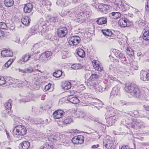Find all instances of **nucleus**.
I'll return each mask as SVG.
<instances>
[{
	"label": "nucleus",
	"instance_id": "nucleus-1",
	"mask_svg": "<svg viewBox=\"0 0 149 149\" xmlns=\"http://www.w3.org/2000/svg\"><path fill=\"white\" fill-rule=\"evenodd\" d=\"M124 90L127 93H130L134 97L139 98L142 95V92L137 86L133 84H126Z\"/></svg>",
	"mask_w": 149,
	"mask_h": 149
},
{
	"label": "nucleus",
	"instance_id": "nucleus-2",
	"mask_svg": "<svg viewBox=\"0 0 149 149\" xmlns=\"http://www.w3.org/2000/svg\"><path fill=\"white\" fill-rule=\"evenodd\" d=\"M52 53L50 51H47L41 54L40 59L43 63H46L49 59L48 58L51 56Z\"/></svg>",
	"mask_w": 149,
	"mask_h": 149
},
{
	"label": "nucleus",
	"instance_id": "nucleus-3",
	"mask_svg": "<svg viewBox=\"0 0 149 149\" xmlns=\"http://www.w3.org/2000/svg\"><path fill=\"white\" fill-rule=\"evenodd\" d=\"M15 129L16 130L15 133L16 135L23 136L26 133V128L24 126L18 125L16 126Z\"/></svg>",
	"mask_w": 149,
	"mask_h": 149
},
{
	"label": "nucleus",
	"instance_id": "nucleus-4",
	"mask_svg": "<svg viewBox=\"0 0 149 149\" xmlns=\"http://www.w3.org/2000/svg\"><path fill=\"white\" fill-rule=\"evenodd\" d=\"M80 42V38L77 36H72L70 37L69 43L71 45H77Z\"/></svg>",
	"mask_w": 149,
	"mask_h": 149
},
{
	"label": "nucleus",
	"instance_id": "nucleus-5",
	"mask_svg": "<svg viewBox=\"0 0 149 149\" xmlns=\"http://www.w3.org/2000/svg\"><path fill=\"white\" fill-rule=\"evenodd\" d=\"M68 32L67 28L65 26L61 27L57 31L58 36L61 38L65 37Z\"/></svg>",
	"mask_w": 149,
	"mask_h": 149
},
{
	"label": "nucleus",
	"instance_id": "nucleus-6",
	"mask_svg": "<svg viewBox=\"0 0 149 149\" xmlns=\"http://www.w3.org/2000/svg\"><path fill=\"white\" fill-rule=\"evenodd\" d=\"M84 137L82 135L75 136L72 140V142L74 144H81L84 142Z\"/></svg>",
	"mask_w": 149,
	"mask_h": 149
},
{
	"label": "nucleus",
	"instance_id": "nucleus-7",
	"mask_svg": "<svg viewBox=\"0 0 149 149\" xmlns=\"http://www.w3.org/2000/svg\"><path fill=\"white\" fill-rule=\"evenodd\" d=\"M93 67L95 70L101 71L103 70V67L99 61L93 60L92 61Z\"/></svg>",
	"mask_w": 149,
	"mask_h": 149
},
{
	"label": "nucleus",
	"instance_id": "nucleus-8",
	"mask_svg": "<svg viewBox=\"0 0 149 149\" xmlns=\"http://www.w3.org/2000/svg\"><path fill=\"white\" fill-rule=\"evenodd\" d=\"M65 112L61 110H58L55 111L53 113L54 117L56 119L61 118L64 115Z\"/></svg>",
	"mask_w": 149,
	"mask_h": 149
},
{
	"label": "nucleus",
	"instance_id": "nucleus-9",
	"mask_svg": "<svg viewBox=\"0 0 149 149\" xmlns=\"http://www.w3.org/2000/svg\"><path fill=\"white\" fill-rule=\"evenodd\" d=\"M67 100L70 102L74 104H77L79 102V100L77 98L72 97L70 95H69L67 96Z\"/></svg>",
	"mask_w": 149,
	"mask_h": 149
},
{
	"label": "nucleus",
	"instance_id": "nucleus-10",
	"mask_svg": "<svg viewBox=\"0 0 149 149\" xmlns=\"http://www.w3.org/2000/svg\"><path fill=\"white\" fill-rule=\"evenodd\" d=\"M1 55L3 57H11L13 56V53L10 49L4 50L2 51Z\"/></svg>",
	"mask_w": 149,
	"mask_h": 149
},
{
	"label": "nucleus",
	"instance_id": "nucleus-11",
	"mask_svg": "<svg viewBox=\"0 0 149 149\" xmlns=\"http://www.w3.org/2000/svg\"><path fill=\"white\" fill-rule=\"evenodd\" d=\"M33 6L31 3H29L24 5V11L25 13H29L31 11Z\"/></svg>",
	"mask_w": 149,
	"mask_h": 149
},
{
	"label": "nucleus",
	"instance_id": "nucleus-12",
	"mask_svg": "<svg viewBox=\"0 0 149 149\" xmlns=\"http://www.w3.org/2000/svg\"><path fill=\"white\" fill-rule=\"evenodd\" d=\"M120 87L119 86H116L113 87L111 92V95L116 96L120 94Z\"/></svg>",
	"mask_w": 149,
	"mask_h": 149
},
{
	"label": "nucleus",
	"instance_id": "nucleus-13",
	"mask_svg": "<svg viewBox=\"0 0 149 149\" xmlns=\"http://www.w3.org/2000/svg\"><path fill=\"white\" fill-rule=\"evenodd\" d=\"M90 85L93 87L96 90L97 92L102 93L104 90L103 88L101 86H99L98 84H97L95 83H93L92 84H90Z\"/></svg>",
	"mask_w": 149,
	"mask_h": 149
},
{
	"label": "nucleus",
	"instance_id": "nucleus-14",
	"mask_svg": "<svg viewBox=\"0 0 149 149\" xmlns=\"http://www.w3.org/2000/svg\"><path fill=\"white\" fill-rule=\"evenodd\" d=\"M128 21L129 20L127 19L122 18L119 20V24L121 27H125L127 26Z\"/></svg>",
	"mask_w": 149,
	"mask_h": 149
},
{
	"label": "nucleus",
	"instance_id": "nucleus-15",
	"mask_svg": "<svg viewBox=\"0 0 149 149\" xmlns=\"http://www.w3.org/2000/svg\"><path fill=\"white\" fill-rule=\"evenodd\" d=\"M31 58V56L29 54H26L23 55L19 61V62L22 63L24 62L25 63L28 61Z\"/></svg>",
	"mask_w": 149,
	"mask_h": 149
},
{
	"label": "nucleus",
	"instance_id": "nucleus-16",
	"mask_svg": "<svg viewBox=\"0 0 149 149\" xmlns=\"http://www.w3.org/2000/svg\"><path fill=\"white\" fill-rule=\"evenodd\" d=\"M59 139V137L56 135H51L48 137L49 140L54 143H56Z\"/></svg>",
	"mask_w": 149,
	"mask_h": 149
},
{
	"label": "nucleus",
	"instance_id": "nucleus-17",
	"mask_svg": "<svg viewBox=\"0 0 149 149\" xmlns=\"http://www.w3.org/2000/svg\"><path fill=\"white\" fill-rule=\"evenodd\" d=\"M99 7L101 9L102 12L105 13L107 10L110 9V6L107 5L102 4L99 6Z\"/></svg>",
	"mask_w": 149,
	"mask_h": 149
},
{
	"label": "nucleus",
	"instance_id": "nucleus-18",
	"mask_svg": "<svg viewBox=\"0 0 149 149\" xmlns=\"http://www.w3.org/2000/svg\"><path fill=\"white\" fill-rule=\"evenodd\" d=\"M30 19L27 16L23 17L21 19L22 22L23 24L26 26L29 25L30 23Z\"/></svg>",
	"mask_w": 149,
	"mask_h": 149
},
{
	"label": "nucleus",
	"instance_id": "nucleus-19",
	"mask_svg": "<svg viewBox=\"0 0 149 149\" xmlns=\"http://www.w3.org/2000/svg\"><path fill=\"white\" fill-rule=\"evenodd\" d=\"M30 146V143L28 141H24L19 144V147L21 149H28Z\"/></svg>",
	"mask_w": 149,
	"mask_h": 149
},
{
	"label": "nucleus",
	"instance_id": "nucleus-20",
	"mask_svg": "<svg viewBox=\"0 0 149 149\" xmlns=\"http://www.w3.org/2000/svg\"><path fill=\"white\" fill-rule=\"evenodd\" d=\"M71 84L70 82L66 81L61 86L64 90H67L70 88Z\"/></svg>",
	"mask_w": 149,
	"mask_h": 149
},
{
	"label": "nucleus",
	"instance_id": "nucleus-21",
	"mask_svg": "<svg viewBox=\"0 0 149 149\" xmlns=\"http://www.w3.org/2000/svg\"><path fill=\"white\" fill-rule=\"evenodd\" d=\"M112 141L109 139H107V140H103V145L106 148L109 149L111 148L110 145L112 143Z\"/></svg>",
	"mask_w": 149,
	"mask_h": 149
},
{
	"label": "nucleus",
	"instance_id": "nucleus-22",
	"mask_svg": "<svg viewBox=\"0 0 149 149\" xmlns=\"http://www.w3.org/2000/svg\"><path fill=\"white\" fill-rule=\"evenodd\" d=\"M96 22L99 25L105 24L107 22V18L103 17L100 18L97 20Z\"/></svg>",
	"mask_w": 149,
	"mask_h": 149
},
{
	"label": "nucleus",
	"instance_id": "nucleus-23",
	"mask_svg": "<svg viewBox=\"0 0 149 149\" xmlns=\"http://www.w3.org/2000/svg\"><path fill=\"white\" fill-rule=\"evenodd\" d=\"M147 72L143 70H142L140 73V78L141 80L144 81L147 80Z\"/></svg>",
	"mask_w": 149,
	"mask_h": 149
},
{
	"label": "nucleus",
	"instance_id": "nucleus-24",
	"mask_svg": "<svg viewBox=\"0 0 149 149\" xmlns=\"http://www.w3.org/2000/svg\"><path fill=\"white\" fill-rule=\"evenodd\" d=\"M14 3L13 0H4V4L6 6L8 7L12 6Z\"/></svg>",
	"mask_w": 149,
	"mask_h": 149
},
{
	"label": "nucleus",
	"instance_id": "nucleus-25",
	"mask_svg": "<svg viewBox=\"0 0 149 149\" xmlns=\"http://www.w3.org/2000/svg\"><path fill=\"white\" fill-rule=\"evenodd\" d=\"M111 15L112 17V18L114 19H117L120 18L121 16V14L118 12H113Z\"/></svg>",
	"mask_w": 149,
	"mask_h": 149
},
{
	"label": "nucleus",
	"instance_id": "nucleus-26",
	"mask_svg": "<svg viewBox=\"0 0 149 149\" xmlns=\"http://www.w3.org/2000/svg\"><path fill=\"white\" fill-rule=\"evenodd\" d=\"M77 54L81 58H83L85 56V52L81 49H77Z\"/></svg>",
	"mask_w": 149,
	"mask_h": 149
},
{
	"label": "nucleus",
	"instance_id": "nucleus-27",
	"mask_svg": "<svg viewBox=\"0 0 149 149\" xmlns=\"http://www.w3.org/2000/svg\"><path fill=\"white\" fill-rule=\"evenodd\" d=\"M102 33L104 35L107 36H111L113 33L109 29H104L102 30Z\"/></svg>",
	"mask_w": 149,
	"mask_h": 149
},
{
	"label": "nucleus",
	"instance_id": "nucleus-28",
	"mask_svg": "<svg viewBox=\"0 0 149 149\" xmlns=\"http://www.w3.org/2000/svg\"><path fill=\"white\" fill-rule=\"evenodd\" d=\"M98 76L95 74H92L89 78V80L91 81H93L96 80L98 78Z\"/></svg>",
	"mask_w": 149,
	"mask_h": 149
},
{
	"label": "nucleus",
	"instance_id": "nucleus-29",
	"mask_svg": "<svg viewBox=\"0 0 149 149\" xmlns=\"http://www.w3.org/2000/svg\"><path fill=\"white\" fill-rule=\"evenodd\" d=\"M73 122V120L70 117H68L63 121V123L64 124H70Z\"/></svg>",
	"mask_w": 149,
	"mask_h": 149
},
{
	"label": "nucleus",
	"instance_id": "nucleus-30",
	"mask_svg": "<svg viewBox=\"0 0 149 149\" xmlns=\"http://www.w3.org/2000/svg\"><path fill=\"white\" fill-rule=\"evenodd\" d=\"M143 38L146 40H149V31H146L144 33Z\"/></svg>",
	"mask_w": 149,
	"mask_h": 149
},
{
	"label": "nucleus",
	"instance_id": "nucleus-31",
	"mask_svg": "<svg viewBox=\"0 0 149 149\" xmlns=\"http://www.w3.org/2000/svg\"><path fill=\"white\" fill-rule=\"evenodd\" d=\"M62 73V72L61 70H58L53 73V75L54 77L58 78L61 76Z\"/></svg>",
	"mask_w": 149,
	"mask_h": 149
},
{
	"label": "nucleus",
	"instance_id": "nucleus-32",
	"mask_svg": "<svg viewBox=\"0 0 149 149\" xmlns=\"http://www.w3.org/2000/svg\"><path fill=\"white\" fill-rule=\"evenodd\" d=\"M126 53L130 57H133L134 56V51L131 49H128L126 50Z\"/></svg>",
	"mask_w": 149,
	"mask_h": 149
},
{
	"label": "nucleus",
	"instance_id": "nucleus-33",
	"mask_svg": "<svg viewBox=\"0 0 149 149\" xmlns=\"http://www.w3.org/2000/svg\"><path fill=\"white\" fill-rule=\"evenodd\" d=\"M72 68L75 70L80 69L82 68L81 65L80 63H77L73 64L72 65Z\"/></svg>",
	"mask_w": 149,
	"mask_h": 149
},
{
	"label": "nucleus",
	"instance_id": "nucleus-34",
	"mask_svg": "<svg viewBox=\"0 0 149 149\" xmlns=\"http://www.w3.org/2000/svg\"><path fill=\"white\" fill-rule=\"evenodd\" d=\"M8 27L6 23L3 22H0V29L7 30Z\"/></svg>",
	"mask_w": 149,
	"mask_h": 149
},
{
	"label": "nucleus",
	"instance_id": "nucleus-35",
	"mask_svg": "<svg viewBox=\"0 0 149 149\" xmlns=\"http://www.w3.org/2000/svg\"><path fill=\"white\" fill-rule=\"evenodd\" d=\"M47 18L49 19V21L51 22H55L57 21L56 18L54 17H50L49 15L47 16Z\"/></svg>",
	"mask_w": 149,
	"mask_h": 149
},
{
	"label": "nucleus",
	"instance_id": "nucleus-36",
	"mask_svg": "<svg viewBox=\"0 0 149 149\" xmlns=\"http://www.w3.org/2000/svg\"><path fill=\"white\" fill-rule=\"evenodd\" d=\"M4 106L7 109L10 110L11 108L12 105L9 100L8 101H7V102L5 103Z\"/></svg>",
	"mask_w": 149,
	"mask_h": 149
},
{
	"label": "nucleus",
	"instance_id": "nucleus-37",
	"mask_svg": "<svg viewBox=\"0 0 149 149\" xmlns=\"http://www.w3.org/2000/svg\"><path fill=\"white\" fill-rule=\"evenodd\" d=\"M53 146L52 145H49L47 143L45 144L42 148H41L42 149H50V148L53 149Z\"/></svg>",
	"mask_w": 149,
	"mask_h": 149
},
{
	"label": "nucleus",
	"instance_id": "nucleus-38",
	"mask_svg": "<svg viewBox=\"0 0 149 149\" xmlns=\"http://www.w3.org/2000/svg\"><path fill=\"white\" fill-rule=\"evenodd\" d=\"M26 73L29 74L35 72V70L31 67H30L25 69Z\"/></svg>",
	"mask_w": 149,
	"mask_h": 149
},
{
	"label": "nucleus",
	"instance_id": "nucleus-39",
	"mask_svg": "<svg viewBox=\"0 0 149 149\" xmlns=\"http://www.w3.org/2000/svg\"><path fill=\"white\" fill-rule=\"evenodd\" d=\"M77 114H78V116L80 118H84L86 116L85 113L83 111H77Z\"/></svg>",
	"mask_w": 149,
	"mask_h": 149
},
{
	"label": "nucleus",
	"instance_id": "nucleus-40",
	"mask_svg": "<svg viewBox=\"0 0 149 149\" xmlns=\"http://www.w3.org/2000/svg\"><path fill=\"white\" fill-rule=\"evenodd\" d=\"M6 83V81L4 78L2 76H0V86Z\"/></svg>",
	"mask_w": 149,
	"mask_h": 149
},
{
	"label": "nucleus",
	"instance_id": "nucleus-41",
	"mask_svg": "<svg viewBox=\"0 0 149 149\" xmlns=\"http://www.w3.org/2000/svg\"><path fill=\"white\" fill-rule=\"evenodd\" d=\"M107 123H108L109 125L110 126L114 123L113 121H112L111 116L109 118H107Z\"/></svg>",
	"mask_w": 149,
	"mask_h": 149
},
{
	"label": "nucleus",
	"instance_id": "nucleus-42",
	"mask_svg": "<svg viewBox=\"0 0 149 149\" xmlns=\"http://www.w3.org/2000/svg\"><path fill=\"white\" fill-rule=\"evenodd\" d=\"M13 61L12 59H10L5 64V66L6 67L8 68L11 65Z\"/></svg>",
	"mask_w": 149,
	"mask_h": 149
},
{
	"label": "nucleus",
	"instance_id": "nucleus-43",
	"mask_svg": "<svg viewBox=\"0 0 149 149\" xmlns=\"http://www.w3.org/2000/svg\"><path fill=\"white\" fill-rule=\"evenodd\" d=\"M119 103L121 105L123 106L124 105H127L130 104V103L128 102H126L125 101L120 100L119 102Z\"/></svg>",
	"mask_w": 149,
	"mask_h": 149
},
{
	"label": "nucleus",
	"instance_id": "nucleus-44",
	"mask_svg": "<svg viewBox=\"0 0 149 149\" xmlns=\"http://www.w3.org/2000/svg\"><path fill=\"white\" fill-rule=\"evenodd\" d=\"M134 116L135 117H139V112L137 110H134L133 111Z\"/></svg>",
	"mask_w": 149,
	"mask_h": 149
},
{
	"label": "nucleus",
	"instance_id": "nucleus-45",
	"mask_svg": "<svg viewBox=\"0 0 149 149\" xmlns=\"http://www.w3.org/2000/svg\"><path fill=\"white\" fill-rule=\"evenodd\" d=\"M51 86V84H48L46 85L45 86L44 90L45 91H47L49 90Z\"/></svg>",
	"mask_w": 149,
	"mask_h": 149
},
{
	"label": "nucleus",
	"instance_id": "nucleus-46",
	"mask_svg": "<svg viewBox=\"0 0 149 149\" xmlns=\"http://www.w3.org/2000/svg\"><path fill=\"white\" fill-rule=\"evenodd\" d=\"M23 102H30L31 100L28 99V97H25L24 99H22L21 100Z\"/></svg>",
	"mask_w": 149,
	"mask_h": 149
},
{
	"label": "nucleus",
	"instance_id": "nucleus-47",
	"mask_svg": "<svg viewBox=\"0 0 149 149\" xmlns=\"http://www.w3.org/2000/svg\"><path fill=\"white\" fill-rule=\"evenodd\" d=\"M3 8L1 5V3L0 2V15H2L3 12Z\"/></svg>",
	"mask_w": 149,
	"mask_h": 149
},
{
	"label": "nucleus",
	"instance_id": "nucleus-48",
	"mask_svg": "<svg viewBox=\"0 0 149 149\" xmlns=\"http://www.w3.org/2000/svg\"><path fill=\"white\" fill-rule=\"evenodd\" d=\"M78 88L80 89V91L83 90L85 89V87L82 84L78 86Z\"/></svg>",
	"mask_w": 149,
	"mask_h": 149
},
{
	"label": "nucleus",
	"instance_id": "nucleus-49",
	"mask_svg": "<svg viewBox=\"0 0 149 149\" xmlns=\"http://www.w3.org/2000/svg\"><path fill=\"white\" fill-rule=\"evenodd\" d=\"M112 121H113L114 123L116 121L117 118H116V117L115 116H111Z\"/></svg>",
	"mask_w": 149,
	"mask_h": 149
},
{
	"label": "nucleus",
	"instance_id": "nucleus-50",
	"mask_svg": "<svg viewBox=\"0 0 149 149\" xmlns=\"http://www.w3.org/2000/svg\"><path fill=\"white\" fill-rule=\"evenodd\" d=\"M118 56L119 58L121 59L125 56V55L121 53H120L118 54Z\"/></svg>",
	"mask_w": 149,
	"mask_h": 149
},
{
	"label": "nucleus",
	"instance_id": "nucleus-51",
	"mask_svg": "<svg viewBox=\"0 0 149 149\" xmlns=\"http://www.w3.org/2000/svg\"><path fill=\"white\" fill-rule=\"evenodd\" d=\"M3 32L1 30H0V39H1L3 38Z\"/></svg>",
	"mask_w": 149,
	"mask_h": 149
},
{
	"label": "nucleus",
	"instance_id": "nucleus-52",
	"mask_svg": "<svg viewBox=\"0 0 149 149\" xmlns=\"http://www.w3.org/2000/svg\"><path fill=\"white\" fill-rule=\"evenodd\" d=\"M99 146L98 144L94 145L92 146L91 147V148H98Z\"/></svg>",
	"mask_w": 149,
	"mask_h": 149
},
{
	"label": "nucleus",
	"instance_id": "nucleus-53",
	"mask_svg": "<svg viewBox=\"0 0 149 149\" xmlns=\"http://www.w3.org/2000/svg\"><path fill=\"white\" fill-rule=\"evenodd\" d=\"M129 146L127 145L123 146L121 147L120 149H129Z\"/></svg>",
	"mask_w": 149,
	"mask_h": 149
},
{
	"label": "nucleus",
	"instance_id": "nucleus-54",
	"mask_svg": "<svg viewBox=\"0 0 149 149\" xmlns=\"http://www.w3.org/2000/svg\"><path fill=\"white\" fill-rule=\"evenodd\" d=\"M144 108L147 111H149V106L147 105H144L143 106Z\"/></svg>",
	"mask_w": 149,
	"mask_h": 149
},
{
	"label": "nucleus",
	"instance_id": "nucleus-55",
	"mask_svg": "<svg viewBox=\"0 0 149 149\" xmlns=\"http://www.w3.org/2000/svg\"><path fill=\"white\" fill-rule=\"evenodd\" d=\"M38 45L37 44H36L34 45V46L32 48V49L33 50H35V49H36V48H38Z\"/></svg>",
	"mask_w": 149,
	"mask_h": 149
},
{
	"label": "nucleus",
	"instance_id": "nucleus-56",
	"mask_svg": "<svg viewBox=\"0 0 149 149\" xmlns=\"http://www.w3.org/2000/svg\"><path fill=\"white\" fill-rule=\"evenodd\" d=\"M145 9L146 11L149 12V6L146 5L145 7Z\"/></svg>",
	"mask_w": 149,
	"mask_h": 149
},
{
	"label": "nucleus",
	"instance_id": "nucleus-57",
	"mask_svg": "<svg viewBox=\"0 0 149 149\" xmlns=\"http://www.w3.org/2000/svg\"><path fill=\"white\" fill-rule=\"evenodd\" d=\"M18 70L19 72H22V73H26L25 69L24 70H22L20 68H19Z\"/></svg>",
	"mask_w": 149,
	"mask_h": 149
},
{
	"label": "nucleus",
	"instance_id": "nucleus-58",
	"mask_svg": "<svg viewBox=\"0 0 149 149\" xmlns=\"http://www.w3.org/2000/svg\"><path fill=\"white\" fill-rule=\"evenodd\" d=\"M133 68L135 70H138V67L136 65H133Z\"/></svg>",
	"mask_w": 149,
	"mask_h": 149
},
{
	"label": "nucleus",
	"instance_id": "nucleus-59",
	"mask_svg": "<svg viewBox=\"0 0 149 149\" xmlns=\"http://www.w3.org/2000/svg\"><path fill=\"white\" fill-rule=\"evenodd\" d=\"M147 80L149 81V72H147Z\"/></svg>",
	"mask_w": 149,
	"mask_h": 149
},
{
	"label": "nucleus",
	"instance_id": "nucleus-60",
	"mask_svg": "<svg viewBox=\"0 0 149 149\" xmlns=\"http://www.w3.org/2000/svg\"><path fill=\"white\" fill-rule=\"evenodd\" d=\"M145 99L146 100L149 101V95H148L146 96V97L145 98Z\"/></svg>",
	"mask_w": 149,
	"mask_h": 149
},
{
	"label": "nucleus",
	"instance_id": "nucleus-61",
	"mask_svg": "<svg viewBox=\"0 0 149 149\" xmlns=\"http://www.w3.org/2000/svg\"><path fill=\"white\" fill-rule=\"evenodd\" d=\"M121 61H123V62L126 61V58L125 56H124L121 59Z\"/></svg>",
	"mask_w": 149,
	"mask_h": 149
},
{
	"label": "nucleus",
	"instance_id": "nucleus-62",
	"mask_svg": "<svg viewBox=\"0 0 149 149\" xmlns=\"http://www.w3.org/2000/svg\"><path fill=\"white\" fill-rule=\"evenodd\" d=\"M142 54V53L140 52H139L137 53V55L138 56H140Z\"/></svg>",
	"mask_w": 149,
	"mask_h": 149
},
{
	"label": "nucleus",
	"instance_id": "nucleus-63",
	"mask_svg": "<svg viewBox=\"0 0 149 149\" xmlns=\"http://www.w3.org/2000/svg\"><path fill=\"white\" fill-rule=\"evenodd\" d=\"M15 42H17V43H19V42H20V40L19 39V38H17V40L15 41Z\"/></svg>",
	"mask_w": 149,
	"mask_h": 149
},
{
	"label": "nucleus",
	"instance_id": "nucleus-64",
	"mask_svg": "<svg viewBox=\"0 0 149 149\" xmlns=\"http://www.w3.org/2000/svg\"><path fill=\"white\" fill-rule=\"evenodd\" d=\"M134 10H135V11L134 12H137L138 11V9H134Z\"/></svg>",
	"mask_w": 149,
	"mask_h": 149
}]
</instances>
